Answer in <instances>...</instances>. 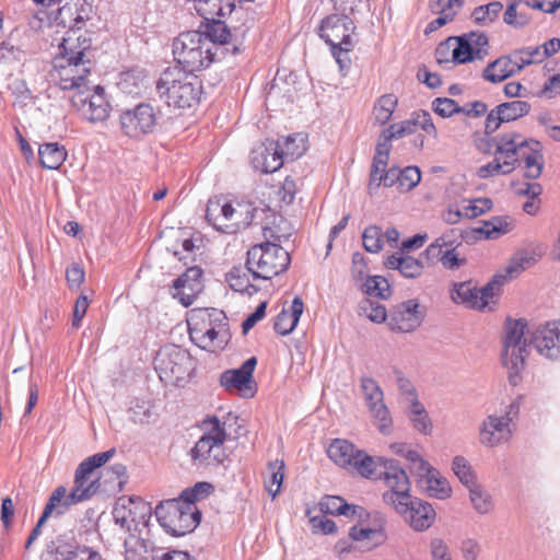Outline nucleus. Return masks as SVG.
<instances>
[{"label":"nucleus","instance_id":"63","mask_svg":"<svg viewBox=\"0 0 560 560\" xmlns=\"http://www.w3.org/2000/svg\"><path fill=\"white\" fill-rule=\"evenodd\" d=\"M457 248L443 249L435 258L447 270H456L466 264V258L459 257Z\"/></svg>","mask_w":560,"mask_h":560},{"label":"nucleus","instance_id":"26","mask_svg":"<svg viewBox=\"0 0 560 560\" xmlns=\"http://www.w3.org/2000/svg\"><path fill=\"white\" fill-rule=\"evenodd\" d=\"M419 483L425 489L430 497L446 499L451 495L452 489L446 479L431 465L418 477Z\"/></svg>","mask_w":560,"mask_h":560},{"label":"nucleus","instance_id":"18","mask_svg":"<svg viewBox=\"0 0 560 560\" xmlns=\"http://www.w3.org/2000/svg\"><path fill=\"white\" fill-rule=\"evenodd\" d=\"M202 290V270L194 266L187 268L184 273L174 280L171 294L187 307L195 302Z\"/></svg>","mask_w":560,"mask_h":560},{"label":"nucleus","instance_id":"30","mask_svg":"<svg viewBox=\"0 0 560 560\" xmlns=\"http://www.w3.org/2000/svg\"><path fill=\"white\" fill-rule=\"evenodd\" d=\"M74 494H70L66 487H57L50 494L43 514L44 517H59L63 515L71 506L78 504Z\"/></svg>","mask_w":560,"mask_h":560},{"label":"nucleus","instance_id":"11","mask_svg":"<svg viewBox=\"0 0 560 560\" xmlns=\"http://www.w3.org/2000/svg\"><path fill=\"white\" fill-rule=\"evenodd\" d=\"M71 104L80 115L91 121H104L110 110V104L105 96L104 88L101 85H89L80 92L73 93Z\"/></svg>","mask_w":560,"mask_h":560},{"label":"nucleus","instance_id":"59","mask_svg":"<svg viewBox=\"0 0 560 560\" xmlns=\"http://www.w3.org/2000/svg\"><path fill=\"white\" fill-rule=\"evenodd\" d=\"M194 8L206 23L217 21L214 18L222 14V7H219L218 0H194Z\"/></svg>","mask_w":560,"mask_h":560},{"label":"nucleus","instance_id":"17","mask_svg":"<svg viewBox=\"0 0 560 560\" xmlns=\"http://www.w3.org/2000/svg\"><path fill=\"white\" fill-rule=\"evenodd\" d=\"M94 14L92 0H66L54 18V23L58 26L71 31H80L85 26L86 21Z\"/></svg>","mask_w":560,"mask_h":560},{"label":"nucleus","instance_id":"42","mask_svg":"<svg viewBox=\"0 0 560 560\" xmlns=\"http://www.w3.org/2000/svg\"><path fill=\"white\" fill-rule=\"evenodd\" d=\"M284 469L285 465L283 460L276 459L273 462H269L267 465L264 481L265 488L272 499H275L281 490L284 478Z\"/></svg>","mask_w":560,"mask_h":560},{"label":"nucleus","instance_id":"10","mask_svg":"<svg viewBox=\"0 0 560 560\" xmlns=\"http://www.w3.org/2000/svg\"><path fill=\"white\" fill-rule=\"evenodd\" d=\"M360 389L374 425L382 434L388 435L393 429V419L380 384L373 377L364 375L360 378Z\"/></svg>","mask_w":560,"mask_h":560},{"label":"nucleus","instance_id":"14","mask_svg":"<svg viewBox=\"0 0 560 560\" xmlns=\"http://www.w3.org/2000/svg\"><path fill=\"white\" fill-rule=\"evenodd\" d=\"M257 359L250 357L238 369L226 370L220 376V384L228 392L236 390L241 397L250 398L256 394L257 385L253 373Z\"/></svg>","mask_w":560,"mask_h":560},{"label":"nucleus","instance_id":"64","mask_svg":"<svg viewBox=\"0 0 560 560\" xmlns=\"http://www.w3.org/2000/svg\"><path fill=\"white\" fill-rule=\"evenodd\" d=\"M421 180V172L417 166H407L400 170L399 187L402 190H411Z\"/></svg>","mask_w":560,"mask_h":560},{"label":"nucleus","instance_id":"29","mask_svg":"<svg viewBox=\"0 0 560 560\" xmlns=\"http://www.w3.org/2000/svg\"><path fill=\"white\" fill-rule=\"evenodd\" d=\"M304 303L301 298L295 296L290 310L283 308L276 317L273 328L282 336L289 335L299 323L303 313Z\"/></svg>","mask_w":560,"mask_h":560},{"label":"nucleus","instance_id":"3","mask_svg":"<svg viewBox=\"0 0 560 560\" xmlns=\"http://www.w3.org/2000/svg\"><path fill=\"white\" fill-rule=\"evenodd\" d=\"M160 100L174 108H191L197 105L202 94L201 81L178 67L167 68L156 81Z\"/></svg>","mask_w":560,"mask_h":560},{"label":"nucleus","instance_id":"41","mask_svg":"<svg viewBox=\"0 0 560 560\" xmlns=\"http://www.w3.org/2000/svg\"><path fill=\"white\" fill-rule=\"evenodd\" d=\"M514 228V220L509 215L493 217L483 222L478 230L488 240H495L511 232Z\"/></svg>","mask_w":560,"mask_h":560},{"label":"nucleus","instance_id":"22","mask_svg":"<svg viewBox=\"0 0 560 560\" xmlns=\"http://www.w3.org/2000/svg\"><path fill=\"white\" fill-rule=\"evenodd\" d=\"M422 315L419 303L408 300L397 305L388 316V325L393 331L411 332L420 326Z\"/></svg>","mask_w":560,"mask_h":560},{"label":"nucleus","instance_id":"61","mask_svg":"<svg viewBox=\"0 0 560 560\" xmlns=\"http://www.w3.org/2000/svg\"><path fill=\"white\" fill-rule=\"evenodd\" d=\"M456 47L452 50V60L455 63H465L476 58L470 48V44L464 35L456 37Z\"/></svg>","mask_w":560,"mask_h":560},{"label":"nucleus","instance_id":"47","mask_svg":"<svg viewBox=\"0 0 560 560\" xmlns=\"http://www.w3.org/2000/svg\"><path fill=\"white\" fill-rule=\"evenodd\" d=\"M408 417L413 428L422 434H430L432 431V422L428 416L424 406L420 401L408 405Z\"/></svg>","mask_w":560,"mask_h":560},{"label":"nucleus","instance_id":"50","mask_svg":"<svg viewBox=\"0 0 560 560\" xmlns=\"http://www.w3.org/2000/svg\"><path fill=\"white\" fill-rule=\"evenodd\" d=\"M201 429L203 431L202 439H209L217 443L224 444L226 441L225 423L221 422L218 417L211 416L202 421Z\"/></svg>","mask_w":560,"mask_h":560},{"label":"nucleus","instance_id":"40","mask_svg":"<svg viewBox=\"0 0 560 560\" xmlns=\"http://www.w3.org/2000/svg\"><path fill=\"white\" fill-rule=\"evenodd\" d=\"M524 162V176L529 179H536L541 175L544 167V156L541 153L540 142L537 147L529 145L524 155L520 156V163Z\"/></svg>","mask_w":560,"mask_h":560},{"label":"nucleus","instance_id":"24","mask_svg":"<svg viewBox=\"0 0 560 560\" xmlns=\"http://www.w3.org/2000/svg\"><path fill=\"white\" fill-rule=\"evenodd\" d=\"M236 211L229 202H221L220 199H210L206 208L207 221L218 231L223 233H235L240 228V222H231Z\"/></svg>","mask_w":560,"mask_h":560},{"label":"nucleus","instance_id":"27","mask_svg":"<svg viewBox=\"0 0 560 560\" xmlns=\"http://www.w3.org/2000/svg\"><path fill=\"white\" fill-rule=\"evenodd\" d=\"M385 266L387 269L398 270L401 276L410 279L420 277L424 268L421 259L401 253L388 256Z\"/></svg>","mask_w":560,"mask_h":560},{"label":"nucleus","instance_id":"13","mask_svg":"<svg viewBox=\"0 0 560 560\" xmlns=\"http://www.w3.org/2000/svg\"><path fill=\"white\" fill-rule=\"evenodd\" d=\"M156 124L154 109L151 105L141 103L120 115L121 131L133 139H139L153 131Z\"/></svg>","mask_w":560,"mask_h":560},{"label":"nucleus","instance_id":"16","mask_svg":"<svg viewBox=\"0 0 560 560\" xmlns=\"http://www.w3.org/2000/svg\"><path fill=\"white\" fill-rule=\"evenodd\" d=\"M495 154L504 160L508 172L520 165V156L525 154L529 145L537 147V141L527 139L516 131L499 135L495 139Z\"/></svg>","mask_w":560,"mask_h":560},{"label":"nucleus","instance_id":"25","mask_svg":"<svg viewBox=\"0 0 560 560\" xmlns=\"http://www.w3.org/2000/svg\"><path fill=\"white\" fill-rule=\"evenodd\" d=\"M463 3L464 0H431L429 8L433 14L439 16L425 26L424 33L430 34L452 22Z\"/></svg>","mask_w":560,"mask_h":560},{"label":"nucleus","instance_id":"45","mask_svg":"<svg viewBox=\"0 0 560 560\" xmlns=\"http://www.w3.org/2000/svg\"><path fill=\"white\" fill-rule=\"evenodd\" d=\"M468 490L471 505L478 514L486 515L493 511L494 503L487 490L477 483L472 485Z\"/></svg>","mask_w":560,"mask_h":560},{"label":"nucleus","instance_id":"55","mask_svg":"<svg viewBox=\"0 0 560 560\" xmlns=\"http://www.w3.org/2000/svg\"><path fill=\"white\" fill-rule=\"evenodd\" d=\"M213 491V486L206 481L195 483L194 487L182 491L178 497L189 505H196V501L206 499Z\"/></svg>","mask_w":560,"mask_h":560},{"label":"nucleus","instance_id":"43","mask_svg":"<svg viewBox=\"0 0 560 560\" xmlns=\"http://www.w3.org/2000/svg\"><path fill=\"white\" fill-rule=\"evenodd\" d=\"M320 511L324 514L353 516L358 506L348 504L342 498L337 495H327L319 502Z\"/></svg>","mask_w":560,"mask_h":560},{"label":"nucleus","instance_id":"38","mask_svg":"<svg viewBox=\"0 0 560 560\" xmlns=\"http://www.w3.org/2000/svg\"><path fill=\"white\" fill-rule=\"evenodd\" d=\"M359 450L347 440L336 439L334 440L328 450V457L340 467H350L352 462L355 459V454Z\"/></svg>","mask_w":560,"mask_h":560},{"label":"nucleus","instance_id":"15","mask_svg":"<svg viewBox=\"0 0 560 560\" xmlns=\"http://www.w3.org/2000/svg\"><path fill=\"white\" fill-rule=\"evenodd\" d=\"M46 555L50 560H105L95 548L70 541L62 535L47 544Z\"/></svg>","mask_w":560,"mask_h":560},{"label":"nucleus","instance_id":"20","mask_svg":"<svg viewBox=\"0 0 560 560\" xmlns=\"http://www.w3.org/2000/svg\"><path fill=\"white\" fill-rule=\"evenodd\" d=\"M529 343L547 359L560 358V323L549 322L538 326L532 332Z\"/></svg>","mask_w":560,"mask_h":560},{"label":"nucleus","instance_id":"44","mask_svg":"<svg viewBox=\"0 0 560 560\" xmlns=\"http://www.w3.org/2000/svg\"><path fill=\"white\" fill-rule=\"evenodd\" d=\"M281 155L283 161L295 160L304 154L306 151L305 137L302 133H294L288 136L280 141Z\"/></svg>","mask_w":560,"mask_h":560},{"label":"nucleus","instance_id":"32","mask_svg":"<svg viewBox=\"0 0 560 560\" xmlns=\"http://www.w3.org/2000/svg\"><path fill=\"white\" fill-rule=\"evenodd\" d=\"M541 257V253H537L536 249H523L518 250L511 258L509 265L505 268V273L500 280L502 284L506 279H513L518 277L525 269L534 266Z\"/></svg>","mask_w":560,"mask_h":560},{"label":"nucleus","instance_id":"62","mask_svg":"<svg viewBox=\"0 0 560 560\" xmlns=\"http://www.w3.org/2000/svg\"><path fill=\"white\" fill-rule=\"evenodd\" d=\"M116 450L110 448L106 452L94 454L88 458H85L79 466H80V472L82 471H89L90 474L93 472L94 469L103 466L106 464L115 454Z\"/></svg>","mask_w":560,"mask_h":560},{"label":"nucleus","instance_id":"49","mask_svg":"<svg viewBox=\"0 0 560 560\" xmlns=\"http://www.w3.org/2000/svg\"><path fill=\"white\" fill-rule=\"evenodd\" d=\"M382 521V518H380ZM349 536L357 541L372 540L374 546L382 544L385 539L383 522L376 527L352 526Z\"/></svg>","mask_w":560,"mask_h":560},{"label":"nucleus","instance_id":"6","mask_svg":"<svg viewBox=\"0 0 560 560\" xmlns=\"http://www.w3.org/2000/svg\"><path fill=\"white\" fill-rule=\"evenodd\" d=\"M154 369L165 385L180 386L189 377L194 362L187 350L167 345L158 351Z\"/></svg>","mask_w":560,"mask_h":560},{"label":"nucleus","instance_id":"28","mask_svg":"<svg viewBox=\"0 0 560 560\" xmlns=\"http://www.w3.org/2000/svg\"><path fill=\"white\" fill-rule=\"evenodd\" d=\"M59 49V56L63 60H92L91 39L85 36H79L75 40L71 37L65 38Z\"/></svg>","mask_w":560,"mask_h":560},{"label":"nucleus","instance_id":"39","mask_svg":"<svg viewBox=\"0 0 560 560\" xmlns=\"http://www.w3.org/2000/svg\"><path fill=\"white\" fill-rule=\"evenodd\" d=\"M512 75L514 70L509 55L499 57L482 71V78L491 83H500Z\"/></svg>","mask_w":560,"mask_h":560},{"label":"nucleus","instance_id":"5","mask_svg":"<svg viewBox=\"0 0 560 560\" xmlns=\"http://www.w3.org/2000/svg\"><path fill=\"white\" fill-rule=\"evenodd\" d=\"M154 513L160 525L174 537L191 533L201 521V512L197 506L179 498L159 503Z\"/></svg>","mask_w":560,"mask_h":560},{"label":"nucleus","instance_id":"31","mask_svg":"<svg viewBox=\"0 0 560 560\" xmlns=\"http://www.w3.org/2000/svg\"><path fill=\"white\" fill-rule=\"evenodd\" d=\"M462 244V233L457 229H450L431 243L422 253L429 264H434L435 258L443 249L457 248Z\"/></svg>","mask_w":560,"mask_h":560},{"label":"nucleus","instance_id":"34","mask_svg":"<svg viewBox=\"0 0 560 560\" xmlns=\"http://www.w3.org/2000/svg\"><path fill=\"white\" fill-rule=\"evenodd\" d=\"M188 330L190 339L202 349H211L221 332L215 327L208 326L192 317L188 322Z\"/></svg>","mask_w":560,"mask_h":560},{"label":"nucleus","instance_id":"52","mask_svg":"<svg viewBox=\"0 0 560 560\" xmlns=\"http://www.w3.org/2000/svg\"><path fill=\"white\" fill-rule=\"evenodd\" d=\"M197 320H201L208 326L215 327V329L223 331L226 327V317L222 311L217 308H201L194 313L191 316Z\"/></svg>","mask_w":560,"mask_h":560},{"label":"nucleus","instance_id":"8","mask_svg":"<svg viewBox=\"0 0 560 560\" xmlns=\"http://www.w3.org/2000/svg\"><path fill=\"white\" fill-rule=\"evenodd\" d=\"M526 326L525 319H508L505 323L502 363L509 370L510 382L514 385L524 369L527 355V342L524 338Z\"/></svg>","mask_w":560,"mask_h":560},{"label":"nucleus","instance_id":"54","mask_svg":"<svg viewBox=\"0 0 560 560\" xmlns=\"http://www.w3.org/2000/svg\"><path fill=\"white\" fill-rule=\"evenodd\" d=\"M502 8L503 5L501 2H490L486 5L476 8L471 13V18L475 23L485 25L494 21L502 11Z\"/></svg>","mask_w":560,"mask_h":560},{"label":"nucleus","instance_id":"58","mask_svg":"<svg viewBox=\"0 0 560 560\" xmlns=\"http://www.w3.org/2000/svg\"><path fill=\"white\" fill-rule=\"evenodd\" d=\"M359 310L361 315H365L373 323L381 324L387 318L385 306L378 302L364 300L360 303Z\"/></svg>","mask_w":560,"mask_h":560},{"label":"nucleus","instance_id":"33","mask_svg":"<svg viewBox=\"0 0 560 560\" xmlns=\"http://www.w3.org/2000/svg\"><path fill=\"white\" fill-rule=\"evenodd\" d=\"M90 475L89 471L80 472V466L75 470L74 487L69 493L74 494L77 503L91 499L100 489V479L90 480Z\"/></svg>","mask_w":560,"mask_h":560},{"label":"nucleus","instance_id":"2","mask_svg":"<svg viewBox=\"0 0 560 560\" xmlns=\"http://www.w3.org/2000/svg\"><path fill=\"white\" fill-rule=\"evenodd\" d=\"M382 463L386 467L385 483L389 488L383 494L384 501L392 504L413 530L423 532L430 528L436 515L432 505L410 497L409 478L400 466L389 460Z\"/></svg>","mask_w":560,"mask_h":560},{"label":"nucleus","instance_id":"48","mask_svg":"<svg viewBox=\"0 0 560 560\" xmlns=\"http://www.w3.org/2000/svg\"><path fill=\"white\" fill-rule=\"evenodd\" d=\"M124 560H145L150 541L138 536L130 535L124 542Z\"/></svg>","mask_w":560,"mask_h":560},{"label":"nucleus","instance_id":"53","mask_svg":"<svg viewBox=\"0 0 560 560\" xmlns=\"http://www.w3.org/2000/svg\"><path fill=\"white\" fill-rule=\"evenodd\" d=\"M363 247L366 252L376 254L383 249L384 240L382 229L377 225H370L362 234Z\"/></svg>","mask_w":560,"mask_h":560},{"label":"nucleus","instance_id":"19","mask_svg":"<svg viewBox=\"0 0 560 560\" xmlns=\"http://www.w3.org/2000/svg\"><path fill=\"white\" fill-rule=\"evenodd\" d=\"M354 30L352 20L346 14H331L325 18L319 27L318 35L329 47L342 45L351 40Z\"/></svg>","mask_w":560,"mask_h":560},{"label":"nucleus","instance_id":"23","mask_svg":"<svg viewBox=\"0 0 560 560\" xmlns=\"http://www.w3.org/2000/svg\"><path fill=\"white\" fill-rule=\"evenodd\" d=\"M279 148L280 140L259 144L250 152V164L262 174L278 171L284 163Z\"/></svg>","mask_w":560,"mask_h":560},{"label":"nucleus","instance_id":"46","mask_svg":"<svg viewBox=\"0 0 560 560\" xmlns=\"http://www.w3.org/2000/svg\"><path fill=\"white\" fill-rule=\"evenodd\" d=\"M530 110V104L525 101H511L505 102L495 107V113L501 116L504 122L516 120Z\"/></svg>","mask_w":560,"mask_h":560},{"label":"nucleus","instance_id":"35","mask_svg":"<svg viewBox=\"0 0 560 560\" xmlns=\"http://www.w3.org/2000/svg\"><path fill=\"white\" fill-rule=\"evenodd\" d=\"M67 150L58 142H47L39 145L38 156L44 168L58 170L67 159Z\"/></svg>","mask_w":560,"mask_h":560},{"label":"nucleus","instance_id":"21","mask_svg":"<svg viewBox=\"0 0 560 560\" xmlns=\"http://www.w3.org/2000/svg\"><path fill=\"white\" fill-rule=\"evenodd\" d=\"M191 462L197 467H219L228 459L224 444L200 438L190 450Z\"/></svg>","mask_w":560,"mask_h":560},{"label":"nucleus","instance_id":"57","mask_svg":"<svg viewBox=\"0 0 560 560\" xmlns=\"http://www.w3.org/2000/svg\"><path fill=\"white\" fill-rule=\"evenodd\" d=\"M361 288L370 296L385 299L389 295V285L386 279L380 276L366 277Z\"/></svg>","mask_w":560,"mask_h":560},{"label":"nucleus","instance_id":"37","mask_svg":"<svg viewBox=\"0 0 560 560\" xmlns=\"http://www.w3.org/2000/svg\"><path fill=\"white\" fill-rule=\"evenodd\" d=\"M250 272L247 270V266H235L226 273V281L230 288L240 293H246L253 295L258 292V287L250 283Z\"/></svg>","mask_w":560,"mask_h":560},{"label":"nucleus","instance_id":"60","mask_svg":"<svg viewBox=\"0 0 560 560\" xmlns=\"http://www.w3.org/2000/svg\"><path fill=\"white\" fill-rule=\"evenodd\" d=\"M432 109L434 113L443 118L452 117L455 114L465 110V107L459 106L454 100L448 97H438L432 102Z\"/></svg>","mask_w":560,"mask_h":560},{"label":"nucleus","instance_id":"56","mask_svg":"<svg viewBox=\"0 0 560 560\" xmlns=\"http://www.w3.org/2000/svg\"><path fill=\"white\" fill-rule=\"evenodd\" d=\"M452 469L457 476L459 481L467 488H470L475 482V474L470 464L464 456H455L452 463Z\"/></svg>","mask_w":560,"mask_h":560},{"label":"nucleus","instance_id":"4","mask_svg":"<svg viewBox=\"0 0 560 560\" xmlns=\"http://www.w3.org/2000/svg\"><path fill=\"white\" fill-rule=\"evenodd\" d=\"M289 253L275 242H265L247 250L246 266L253 280H270L285 271L290 265Z\"/></svg>","mask_w":560,"mask_h":560},{"label":"nucleus","instance_id":"9","mask_svg":"<svg viewBox=\"0 0 560 560\" xmlns=\"http://www.w3.org/2000/svg\"><path fill=\"white\" fill-rule=\"evenodd\" d=\"M503 276H494L483 288L478 289L471 281L454 283L451 291L453 302L468 308L485 311L492 310L500 294Z\"/></svg>","mask_w":560,"mask_h":560},{"label":"nucleus","instance_id":"1","mask_svg":"<svg viewBox=\"0 0 560 560\" xmlns=\"http://www.w3.org/2000/svg\"><path fill=\"white\" fill-rule=\"evenodd\" d=\"M245 31L234 33L223 21L205 23L203 31H189L173 40V55L182 70L195 72L245 49Z\"/></svg>","mask_w":560,"mask_h":560},{"label":"nucleus","instance_id":"36","mask_svg":"<svg viewBox=\"0 0 560 560\" xmlns=\"http://www.w3.org/2000/svg\"><path fill=\"white\" fill-rule=\"evenodd\" d=\"M383 460H388V458L378 457L377 460H375L372 456L365 454L364 452L358 451L355 454V459L352 462L350 467L354 468L362 477L365 478L372 477L374 474H376L377 467H381L384 470H381L378 474L385 480L386 467L382 463ZM389 462H394L397 466H399V464L394 459H389Z\"/></svg>","mask_w":560,"mask_h":560},{"label":"nucleus","instance_id":"12","mask_svg":"<svg viewBox=\"0 0 560 560\" xmlns=\"http://www.w3.org/2000/svg\"><path fill=\"white\" fill-rule=\"evenodd\" d=\"M55 80L61 90L80 92L89 86L92 60H63L58 56L55 60Z\"/></svg>","mask_w":560,"mask_h":560},{"label":"nucleus","instance_id":"51","mask_svg":"<svg viewBox=\"0 0 560 560\" xmlns=\"http://www.w3.org/2000/svg\"><path fill=\"white\" fill-rule=\"evenodd\" d=\"M397 106V97L394 94L382 95L374 105V117L381 125H385L392 117Z\"/></svg>","mask_w":560,"mask_h":560},{"label":"nucleus","instance_id":"7","mask_svg":"<svg viewBox=\"0 0 560 560\" xmlns=\"http://www.w3.org/2000/svg\"><path fill=\"white\" fill-rule=\"evenodd\" d=\"M521 398L511 401L502 415L487 416L479 427V442L485 447H497L508 443L514 432L513 422L518 418Z\"/></svg>","mask_w":560,"mask_h":560}]
</instances>
